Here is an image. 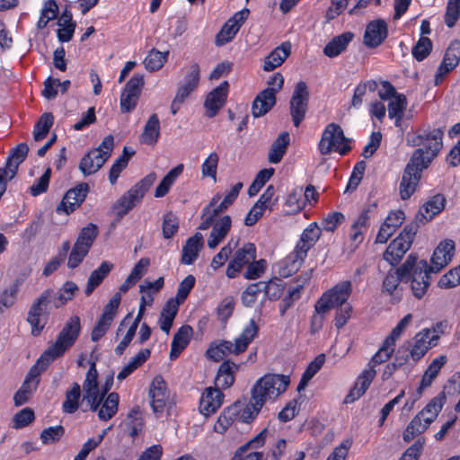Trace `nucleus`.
Returning <instances> with one entry per match:
<instances>
[{
    "mask_svg": "<svg viewBox=\"0 0 460 460\" xmlns=\"http://www.w3.org/2000/svg\"><path fill=\"white\" fill-rule=\"evenodd\" d=\"M444 132L440 128H420L407 139L412 146H419L406 164L400 183V196L408 199L416 190L422 172L438 156L443 147Z\"/></svg>",
    "mask_w": 460,
    "mask_h": 460,
    "instance_id": "1",
    "label": "nucleus"
},
{
    "mask_svg": "<svg viewBox=\"0 0 460 460\" xmlns=\"http://www.w3.org/2000/svg\"><path fill=\"white\" fill-rule=\"evenodd\" d=\"M274 172L273 168L261 170L248 189L249 196L253 197L257 195L264 184L272 177Z\"/></svg>",
    "mask_w": 460,
    "mask_h": 460,
    "instance_id": "59",
    "label": "nucleus"
},
{
    "mask_svg": "<svg viewBox=\"0 0 460 460\" xmlns=\"http://www.w3.org/2000/svg\"><path fill=\"white\" fill-rule=\"evenodd\" d=\"M81 332V321L79 316H71L65 323L58 335L56 341L44 351L42 359L55 360L61 357L76 341Z\"/></svg>",
    "mask_w": 460,
    "mask_h": 460,
    "instance_id": "5",
    "label": "nucleus"
},
{
    "mask_svg": "<svg viewBox=\"0 0 460 460\" xmlns=\"http://www.w3.org/2000/svg\"><path fill=\"white\" fill-rule=\"evenodd\" d=\"M184 166L182 164H178L172 168L161 181L158 186L155 188V197L163 198L170 190L172 184L175 182L177 178L182 173Z\"/></svg>",
    "mask_w": 460,
    "mask_h": 460,
    "instance_id": "46",
    "label": "nucleus"
},
{
    "mask_svg": "<svg viewBox=\"0 0 460 460\" xmlns=\"http://www.w3.org/2000/svg\"><path fill=\"white\" fill-rule=\"evenodd\" d=\"M418 229L419 225L417 222H411L406 225L399 235L393 240L386 248L383 255L384 260L388 261L392 266L397 265L411 248Z\"/></svg>",
    "mask_w": 460,
    "mask_h": 460,
    "instance_id": "8",
    "label": "nucleus"
},
{
    "mask_svg": "<svg viewBox=\"0 0 460 460\" xmlns=\"http://www.w3.org/2000/svg\"><path fill=\"white\" fill-rule=\"evenodd\" d=\"M22 283V279H16L14 282L6 289L3 291L0 296V305L6 308L11 307L17 299L19 288Z\"/></svg>",
    "mask_w": 460,
    "mask_h": 460,
    "instance_id": "60",
    "label": "nucleus"
},
{
    "mask_svg": "<svg viewBox=\"0 0 460 460\" xmlns=\"http://www.w3.org/2000/svg\"><path fill=\"white\" fill-rule=\"evenodd\" d=\"M144 84V75L140 74H135L127 82L120 95V111L122 113H128L135 110Z\"/></svg>",
    "mask_w": 460,
    "mask_h": 460,
    "instance_id": "16",
    "label": "nucleus"
},
{
    "mask_svg": "<svg viewBox=\"0 0 460 460\" xmlns=\"http://www.w3.org/2000/svg\"><path fill=\"white\" fill-rule=\"evenodd\" d=\"M193 335V329L191 326L185 324L182 325L174 334L170 351V358L176 359L180 354L189 345L190 339Z\"/></svg>",
    "mask_w": 460,
    "mask_h": 460,
    "instance_id": "30",
    "label": "nucleus"
},
{
    "mask_svg": "<svg viewBox=\"0 0 460 460\" xmlns=\"http://www.w3.org/2000/svg\"><path fill=\"white\" fill-rule=\"evenodd\" d=\"M29 152L26 143L19 144L15 148L12 149L7 158L6 164L3 169H6L7 173L11 177H15L19 165L25 160Z\"/></svg>",
    "mask_w": 460,
    "mask_h": 460,
    "instance_id": "34",
    "label": "nucleus"
},
{
    "mask_svg": "<svg viewBox=\"0 0 460 460\" xmlns=\"http://www.w3.org/2000/svg\"><path fill=\"white\" fill-rule=\"evenodd\" d=\"M149 397L154 413L162 414L169 399V391L165 381L161 376H156L149 387Z\"/></svg>",
    "mask_w": 460,
    "mask_h": 460,
    "instance_id": "21",
    "label": "nucleus"
},
{
    "mask_svg": "<svg viewBox=\"0 0 460 460\" xmlns=\"http://www.w3.org/2000/svg\"><path fill=\"white\" fill-rule=\"evenodd\" d=\"M291 52L289 42H284L275 48L264 59L263 69L267 72L272 71L280 66Z\"/></svg>",
    "mask_w": 460,
    "mask_h": 460,
    "instance_id": "31",
    "label": "nucleus"
},
{
    "mask_svg": "<svg viewBox=\"0 0 460 460\" xmlns=\"http://www.w3.org/2000/svg\"><path fill=\"white\" fill-rule=\"evenodd\" d=\"M407 107V100L403 94L395 95V98L388 103V116L390 119H395V126L401 125L404 111Z\"/></svg>",
    "mask_w": 460,
    "mask_h": 460,
    "instance_id": "49",
    "label": "nucleus"
},
{
    "mask_svg": "<svg viewBox=\"0 0 460 460\" xmlns=\"http://www.w3.org/2000/svg\"><path fill=\"white\" fill-rule=\"evenodd\" d=\"M112 269L113 264L108 261H104L96 270L91 273L84 290V293L87 296H89L93 292V290L101 285V283L109 275Z\"/></svg>",
    "mask_w": 460,
    "mask_h": 460,
    "instance_id": "39",
    "label": "nucleus"
},
{
    "mask_svg": "<svg viewBox=\"0 0 460 460\" xmlns=\"http://www.w3.org/2000/svg\"><path fill=\"white\" fill-rule=\"evenodd\" d=\"M54 117L51 113H44L40 116L33 130L35 141H40L45 138L53 125Z\"/></svg>",
    "mask_w": 460,
    "mask_h": 460,
    "instance_id": "55",
    "label": "nucleus"
},
{
    "mask_svg": "<svg viewBox=\"0 0 460 460\" xmlns=\"http://www.w3.org/2000/svg\"><path fill=\"white\" fill-rule=\"evenodd\" d=\"M309 91L304 81L298 82L290 100V115L295 127H299L308 110Z\"/></svg>",
    "mask_w": 460,
    "mask_h": 460,
    "instance_id": "14",
    "label": "nucleus"
},
{
    "mask_svg": "<svg viewBox=\"0 0 460 460\" xmlns=\"http://www.w3.org/2000/svg\"><path fill=\"white\" fill-rule=\"evenodd\" d=\"M349 139L344 136L342 128L335 123L326 126L319 143V151L322 155H328L332 151L346 155L350 150Z\"/></svg>",
    "mask_w": 460,
    "mask_h": 460,
    "instance_id": "10",
    "label": "nucleus"
},
{
    "mask_svg": "<svg viewBox=\"0 0 460 460\" xmlns=\"http://www.w3.org/2000/svg\"><path fill=\"white\" fill-rule=\"evenodd\" d=\"M78 290V286L73 281H66L58 291L52 289L53 296H51V300L53 306L55 308L62 307L75 297Z\"/></svg>",
    "mask_w": 460,
    "mask_h": 460,
    "instance_id": "36",
    "label": "nucleus"
},
{
    "mask_svg": "<svg viewBox=\"0 0 460 460\" xmlns=\"http://www.w3.org/2000/svg\"><path fill=\"white\" fill-rule=\"evenodd\" d=\"M52 288L44 290L31 304L28 314L27 322L31 327V334L39 336L49 322L50 305L52 304Z\"/></svg>",
    "mask_w": 460,
    "mask_h": 460,
    "instance_id": "6",
    "label": "nucleus"
},
{
    "mask_svg": "<svg viewBox=\"0 0 460 460\" xmlns=\"http://www.w3.org/2000/svg\"><path fill=\"white\" fill-rule=\"evenodd\" d=\"M151 351L148 349H141L130 361L124 366L117 376V379L122 381L126 379L136 369L142 366L150 357Z\"/></svg>",
    "mask_w": 460,
    "mask_h": 460,
    "instance_id": "48",
    "label": "nucleus"
},
{
    "mask_svg": "<svg viewBox=\"0 0 460 460\" xmlns=\"http://www.w3.org/2000/svg\"><path fill=\"white\" fill-rule=\"evenodd\" d=\"M437 334L430 335L428 328L422 329L415 334L412 341L404 343L406 349L410 350L411 358L414 362L420 360L432 347L438 345Z\"/></svg>",
    "mask_w": 460,
    "mask_h": 460,
    "instance_id": "15",
    "label": "nucleus"
},
{
    "mask_svg": "<svg viewBox=\"0 0 460 460\" xmlns=\"http://www.w3.org/2000/svg\"><path fill=\"white\" fill-rule=\"evenodd\" d=\"M447 363V357L442 355L438 358L432 360V362L429 365L427 369L425 370L419 388L417 389V393L419 395L422 394V391L430 386L434 379L438 375L439 371L441 370L442 367Z\"/></svg>",
    "mask_w": 460,
    "mask_h": 460,
    "instance_id": "38",
    "label": "nucleus"
},
{
    "mask_svg": "<svg viewBox=\"0 0 460 460\" xmlns=\"http://www.w3.org/2000/svg\"><path fill=\"white\" fill-rule=\"evenodd\" d=\"M446 198L442 194H436L426 201L419 209L417 218L422 223L430 221L445 208Z\"/></svg>",
    "mask_w": 460,
    "mask_h": 460,
    "instance_id": "27",
    "label": "nucleus"
},
{
    "mask_svg": "<svg viewBox=\"0 0 460 460\" xmlns=\"http://www.w3.org/2000/svg\"><path fill=\"white\" fill-rule=\"evenodd\" d=\"M455 252V243L450 239L441 242L434 250L431 257V264L428 265V270L432 273L439 272L445 266H447Z\"/></svg>",
    "mask_w": 460,
    "mask_h": 460,
    "instance_id": "22",
    "label": "nucleus"
},
{
    "mask_svg": "<svg viewBox=\"0 0 460 460\" xmlns=\"http://www.w3.org/2000/svg\"><path fill=\"white\" fill-rule=\"evenodd\" d=\"M285 288L284 281L279 278H273L268 282H263L262 291L265 296L272 301L278 300L283 295Z\"/></svg>",
    "mask_w": 460,
    "mask_h": 460,
    "instance_id": "53",
    "label": "nucleus"
},
{
    "mask_svg": "<svg viewBox=\"0 0 460 460\" xmlns=\"http://www.w3.org/2000/svg\"><path fill=\"white\" fill-rule=\"evenodd\" d=\"M258 332L259 326L255 321L252 319L240 336L235 339L234 342L221 341L219 343H212L207 349L206 355L208 358L217 362L229 354L239 355L247 349L249 344L258 335Z\"/></svg>",
    "mask_w": 460,
    "mask_h": 460,
    "instance_id": "4",
    "label": "nucleus"
},
{
    "mask_svg": "<svg viewBox=\"0 0 460 460\" xmlns=\"http://www.w3.org/2000/svg\"><path fill=\"white\" fill-rule=\"evenodd\" d=\"M290 449L288 447L287 440L284 438L279 439L275 446L271 448L264 460H291V456H288L290 453Z\"/></svg>",
    "mask_w": 460,
    "mask_h": 460,
    "instance_id": "58",
    "label": "nucleus"
},
{
    "mask_svg": "<svg viewBox=\"0 0 460 460\" xmlns=\"http://www.w3.org/2000/svg\"><path fill=\"white\" fill-rule=\"evenodd\" d=\"M369 217L367 211L362 212L351 226L349 238L358 246L364 240V233L367 230Z\"/></svg>",
    "mask_w": 460,
    "mask_h": 460,
    "instance_id": "47",
    "label": "nucleus"
},
{
    "mask_svg": "<svg viewBox=\"0 0 460 460\" xmlns=\"http://www.w3.org/2000/svg\"><path fill=\"white\" fill-rule=\"evenodd\" d=\"M352 293V284L349 280L339 282L323 294L316 302L314 308L317 314H325L331 309L348 303Z\"/></svg>",
    "mask_w": 460,
    "mask_h": 460,
    "instance_id": "11",
    "label": "nucleus"
},
{
    "mask_svg": "<svg viewBox=\"0 0 460 460\" xmlns=\"http://www.w3.org/2000/svg\"><path fill=\"white\" fill-rule=\"evenodd\" d=\"M114 147V138L109 135L103 138L97 148L85 154L79 163V170L84 176L97 172L110 158Z\"/></svg>",
    "mask_w": 460,
    "mask_h": 460,
    "instance_id": "7",
    "label": "nucleus"
},
{
    "mask_svg": "<svg viewBox=\"0 0 460 460\" xmlns=\"http://www.w3.org/2000/svg\"><path fill=\"white\" fill-rule=\"evenodd\" d=\"M104 395L100 390L84 393L82 402L85 407L82 408L84 412L87 411H96L102 402Z\"/></svg>",
    "mask_w": 460,
    "mask_h": 460,
    "instance_id": "63",
    "label": "nucleus"
},
{
    "mask_svg": "<svg viewBox=\"0 0 460 460\" xmlns=\"http://www.w3.org/2000/svg\"><path fill=\"white\" fill-rule=\"evenodd\" d=\"M387 24L384 20L378 19L370 22L365 30L363 43L369 49L380 46L387 38Z\"/></svg>",
    "mask_w": 460,
    "mask_h": 460,
    "instance_id": "23",
    "label": "nucleus"
},
{
    "mask_svg": "<svg viewBox=\"0 0 460 460\" xmlns=\"http://www.w3.org/2000/svg\"><path fill=\"white\" fill-rule=\"evenodd\" d=\"M162 229L163 236L165 239L172 238L177 233L179 219L172 212H168L164 216Z\"/></svg>",
    "mask_w": 460,
    "mask_h": 460,
    "instance_id": "64",
    "label": "nucleus"
},
{
    "mask_svg": "<svg viewBox=\"0 0 460 460\" xmlns=\"http://www.w3.org/2000/svg\"><path fill=\"white\" fill-rule=\"evenodd\" d=\"M256 258V247L254 243H246L242 248H239L234 258L230 261L226 276L230 279L235 278L244 266H248Z\"/></svg>",
    "mask_w": 460,
    "mask_h": 460,
    "instance_id": "19",
    "label": "nucleus"
},
{
    "mask_svg": "<svg viewBox=\"0 0 460 460\" xmlns=\"http://www.w3.org/2000/svg\"><path fill=\"white\" fill-rule=\"evenodd\" d=\"M430 273L425 260L416 261V264L410 274L412 294L416 298L420 299L426 294L430 285Z\"/></svg>",
    "mask_w": 460,
    "mask_h": 460,
    "instance_id": "17",
    "label": "nucleus"
},
{
    "mask_svg": "<svg viewBox=\"0 0 460 460\" xmlns=\"http://www.w3.org/2000/svg\"><path fill=\"white\" fill-rule=\"evenodd\" d=\"M229 91V84L224 81L217 87L213 89L208 95L204 103L208 118L215 117L219 110L225 105Z\"/></svg>",
    "mask_w": 460,
    "mask_h": 460,
    "instance_id": "24",
    "label": "nucleus"
},
{
    "mask_svg": "<svg viewBox=\"0 0 460 460\" xmlns=\"http://www.w3.org/2000/svg\"><path fill=\"white\" fill-rule=\"evenodd\" d=\"M354 34L350 31L343 32L334 37L323 48V54L328 58H335L342 53L353 40Z\"/></svg>",
    "mask_w": 460,
    "mask_h": 460,
    "instance_id": "35",
    "label": "nucleus"
},
{
    "mask_svg": "<svg viewBox=\"0 0 460 460\" xmlns=\"http://www.w3.org/2000/svg\"><path fill=\"white\" fill-rule=\"evenodd\" d=\"M239 416V406L233 404L226 407L219 415L216 424L214 425V430L217 433L223 434L227 429L234 423V421Z\"/></svg>",
    "mask_w": 460,
    "mask_h": 460,
    "instance_id": "43",
    "label": "nucleus"
},
{
    "mask_svg": "<svg viewBox=\"0 0 460 460\" xmlns=\"http://www.w3.org/2000/svg\"><path fill=\"white\" fill-rule=\"evenodd\" d=\"M156 181L155 172H150L140 181L137 182L125 194H123L117 201L114 208L120 217L128 213L137 203L144 198L146 192Z\"/></svg>",
    "mask_w": 460,
    "mask_h": 460,
    "instance_id": "9",
    "label": "nucleus"
},
{
    "mask_svg": "<svg viewBox=\"0 0 460 460\" xmlns=\"http://www.w3.org/2000/svg\"><path fill=\"white\" fill-rule=\"evenodd\" d=\"M224 394L217 387H208L199 400V411L204 416L214 414L222 405Z\"/></svg>",
    "mask_w": 460,
    "mask_h": 460,
    "instance_id": "25",
    "label": "nucleus"
},
{
    "mask_svg": "<svg viewBox=\"0 0 460 460\" xmlns=\"http://www.w3.org/2000/svg\"><path fill=\"white\" fill-rule=\"evenodd\" d=\"M460 61V41L454 40L446 50L442 63L435 75V84L438 85L453 71Z\"/></svg>",
    "mask_w": 460,
    "mask_h": 460,
    "instance_id": "20",
    "label": "nucleus"
},
{
    "mask_svg": "<svg viewBox=\"0 0 460 460\" xmlns=\"http://www.w3.org/2000/svg\"><path fill=\"white\" fill-rule=\"evenodd\" d=\"M178 310V302L172 301V299H169L161 312L159 318L160 328L167 334L170 332Z\"/></svg>",
    "mask_w": 460,
    "mask_h": 460,
    "instance_id": "45",
    "label": "nucleus"
},
{
    "mask_svg": "<svg viewBox=\"0 0 460 460\" xmlns=\"http://www.w3.org/2000/svg\"><path fill=\"white\" fill-rule=\"evenodd\" d=\"M160 137V121L156 113L152 114L145 125L144 131L140 136V142L146 145L154 146Z\"/></svg>",
    "mask_w": 460,
    "mask_h": 460,
    "instance_id": "41",
    "label": "nucleus"
},
{
    "mask_svg": "<svg viewBox=\"0 0 460 460\" xmlns=\"http://www.w3.org/2000/svg\"><path fill=\"white\" fill-rule=\"evenodd\" d=\"M239 370V365L225 360L219 366L215 378L216 387L219 390L231 387L235 380V374Z\"/></svg>",
    "mask_w": 460,
    "mask_h": 460,
    "instance_id": "28",
    "label": "nucleus"
},
{
    "mask_svg": "<svg viewBox=\"0 0 460 460\" xmlns=\"http://www.w3.org/2000/svg\"><path fill=\"white\" fill-rule=\"evenodd\" d=\"M276 103V96L271 90H263L254 99L252 113L255 118L261 117L269 112Z\"/></svg>",
    "mask_w": 460,
    "mask_h": 460,
    "instance_id": "33",
    "label": "nucleus"
},
{
    "mask_svg": "<svg viewBox=\"0 0 460 460\" xmlns=\"http://www.w3.org/2000/svg\"><path fill=\"white\" fill-rule=\"evenodd\" d=\"M88 192L89 185L86 182H81L70 189L66 191L61 203L58 206L57 212H64L67 215L74 212L85 200Z\"/></svg>",
    "mask_w": 460,
    "mask_h": 460,
    "instance_id": "18",
    "label": "nucleus"
},
{
    "mask_svg": "<svg viewBox=\"0 0 460 460\" xmlns=\"http://www.w3.org/2000/svg\"><path fill=\"white\" fill-rule=\"evenodd\" d=\"M58 14V6L55 0H47L41 10L40 20L37 26L39 29H44L49 21L55 20Z\"/></svg>",
    "mask_w": 460,
    "mask_h": 460,
    "instance_id": "54",
    "label": "nucleus"
},
{
    "mask_svg": "<svg viewBox=\"0 0 460 460\" xmlns=\"http://www.w3.org/2000/svg\"><path fill=\"white\" fill-rule=\"evenodd\" d=\"M432 41L428 37H420L412 48L411 53L417 61L424 60L432 50Z\"/></svg>",
    "mask_w": 460,
    "mask_h": 460,
    "instance_id": "61",
    "label": "nucleus"
},
{
    "mask_svg": "<svg viewBox=\"0 0 460 460\" xmlns=\"http://www.w3.org/2000/svg\"><path fill=\"white\" fill-rule=\"evenodd\" d=\"M445 402L446 395L444 393H441L438 396L431 399L430 402L424 407V409L417 415H420L423 421H426V423L430 425L442 410Z\"/></svg>",
    "mask_w": 460,
    "mask_h": 460,
    "instance_id": "42",
    "label": "nucleus"
},
{
    "mask_svg": "<svg viewBox=\"0 0 460 460\" xmlns=\"http://www.w3.org/2000/svg\"><path fill=\"white\" fill-rule=\"evenodd\" d=\"M289 384V376L278 374L264 375L252 386L251 400L242 413L239 412V420L244 423L252 421L266 402L275 400L285 393Z\"/></svg>",
    "mask_w": 460,
    "mask_h": 460,
    "instance_id": "2",
    "label": "nucleus"
},
{
    "mask_svg": "<svg viewBox=\"0 0 460 460\" xmlns=\"http://www.w3.org/2000/svg\"><path fill=\"white\" fill-rule=\"evenodd\" d=\"M394 347L395 345L393 343H386V340L385 339L382 346L368 363V368L375 369L376 366L385 363L390 359L394 352Z\"/></svg>",
    "mask_w": 460,
    "mask_h": 460,
    "instance_id": "56",
    "label": "nucleus"
},
{
    "mask_svg": "<svg viewBox=\"0 0 460 460\" xmlns=\"http://www.w3.org/2000/svg\"><path fill=\"white\" fill-rule=\"evenodd\" d=\"M418 255L411 253L403 264L397 270H390L382 286V292L387 293L390 296H394V302H398L401 299V296L398 295L397 288L400 282H408L410 280V274L416 264Z\"/></svg>",
    "mask_w": 460,
    "mask_h": 460,
    "instance_id": "12",
    "label": "nucleus"
},
{
    "mask_svg": "<svg viewBox=\"0 0 460 460\" xmlns=\"http://www.w3.org/2000/svg\"><path fill=\"white\" fill-rule=\"evenodd\" d=\"M81 398V386L75 382L71 387L66 391L65 401L62 403V410L65 413L72 414L79 409Z\"/></svg>",
    "mask_w": 460,
    "mask_h": 460,
    "instance_id": "44",
    "label": "nucleus"
},
{
    "mask_svg": "<svg viewBox=\"0 0 460 460\" xmlns=\"http://www.w3.org/2000/svg\"><path fill=\"white\" fill-rule=\"evenodd\" d=\"M376 372L375 369H365L358 377L353 388L350 389L349 394L345 397L344 402L351 403L361 397L369 387L370 384L376 376Z\"/></svg>",
    "mask_w": 460,
    "mask_h": 460,
    "instance_id": "29",
    "label": "nucleus"
},
{
    "mask_svg": "<svg viewBox=\"0 0 460 460\" xmlns=\"http://www.w3.org/2000/svg\"><path fill=\"white\" fill-rule=\"evenodd\" d=\"M221 199V195L219 193H217L210 202L203 208L202 215H201V223L199 226V230H207L210 226H212V224L214 223L215 219L219 216V214L223 213L224 210H218V201Z\"/></svg>",
    "mask_w": 460,
    "mask_h": 460,
    "instance_id": "40",
    "label": "nucleus"
},
{
    "mask_svg": "<svg viewBox=\"0 0 460 460\" xmlns=\"http://www.w3.org/2000/svg\"><path fill=\"white\" fill-rule=\"evenodd\" d=\"M119 397L117 393L108 394L98 411V417L102 420H111L118 411Z\"/></svg>",
    "mask_w": 460,
    "mask_h": 460,
    "instance_id": "50",
    "label": "nucleus"
},
{
    "mask_svg": "<svg viewBox=\"0 0 460 460\" xmlns=\"http://www.w3.org/2000/svg\"><path fill=\"white\" fill-rule=\"evenodd\" d=\"M313 270H309L303 273L296 279V286L288 288V295L283 297L279 304L281 315H284L287 310L293 306L294 303L300 299L305 285L312 278Z\"/></svg>",
    "mask_w": 460,
    "mask_h": 460,
    "instance_id": "26",
    "label": "nucleus"
},
{
    "mask_svg": "<svg viewBox=\"0 0 460 460\" xmlns=\"http://www.w3.org/2000/svg\"><path fill=\"white\" fill-rule=\"evenodd\" d=\"M168 52H161L156 49H152L144 60L145 67L150 71L155 72L161 69L166 62Z\"/></svg>",
    "mask_w": 460,
    "mask_h": 460,
    "instance_id": "57",
    "label": "nucleus"
},
{
    "mask_svg": "<svg viewBox=\"0 0 460 460\" xmlns=\"http://www.w3.org/2000/svg\"><path fill=\"white\" fill-rule=\"evenodd\" d=\"M322 230L316 223L310 224L302 233L294 251L286 258L280 274L288 277L296 273L302 266L308 251L319 240Z\"/></svg>",
    "mask_w": 460,
    "mask_h": 460,
    "instance_id": "3",
    "label": "nucleus"
},
{
    "mask_svg": "<svg viewBox=\"0 0 460 460\" xmlns=\"http://www.w3.org/2000/svg\"><path fill=\"white\" fill-rule=\"evenodd\" d=\"M429 427V425L423 421L420 415H416L404 429L402 438L405 442H410L418 435L425 432Z\"/></svg>",
    "mask_w": 460,
    "mask_h": 460,
    "instance_id": "51",
    "label": "nucleus"
},
{
    "mask_svg": "<svg viewBox=\"0 0 460 460\" xmlns=\"http://www.w3.org/2000/svg\"><path fill=\"white\" fill-rule=\"evenodd\" d=\"M200 78V69L197 63H192L188 67L184 77V83L179 86L176 95L171 104V112L175 115L181 109L185 99L198 87Z\"/></svg>",
    "mask_w": 460,
    "mask_h": 460,
    "instance_id": "13",
    "label": "nucleus"
},
{
    "mask_svg": "<svg viewBox=\"0 0 460 460\" xmlns=\"http://www.w3.org/2000/svg\"><path fill=\"white\" fill-rule=\"evenodd\" d=\"M204 239L200 233H196L190 237L182 248L181 262L182 264H192L198 258L199 252L203 247Z\"/></svg>",
    "mask_w": 460,
    "mask_h": 460,
    "instance_id": "32",
    "label": "nucleus"
},
{
    "mask_svg": "<svg viewBox=\"0 0 460 460\" xmlns=\"http://www.w3.org/2000/svg\"><path fill=\"white\" fill-rule=\"evenodd\" d=\"M98 234L99 230L97 226L90 223L81 230L75 244L90 251Z\"/></svg>",
    "mask_w": 460,
    "mask_h": 460,
    "instance_id": "52",
    "label": "nucleus"
},
{
    "mask_svg": "<svg viewBox=\"0 0 460 460\" xmlns=\"http://www.w3.org/2000/svg\"><path fill=\"white\" fill-rule=\"evenodd\" d=\"M289 144V134L288 132L280 133L270 148L268 155L269 162L275 164L280 163L283 156L287 153Z\"/></svg>",
    "mask_w": 460,
    "mask_h": 460,
    "instance_id": "37",
    "label": "nucleus"
},
{
    "mask_svg": "<svg viewBox=\"0 0 460 460\" xmlns=\"http://www.w3.org/2000/svg\"><path fill=\"white\" fill-rule=\"evenodd\" d=\"M263 282H256L250 284L242 294V303L246 307H252L258 297V295L262 292Z\"/></svg>",
    "mask_w": 460,
    "mask_h": 460,
    "instance_id": "62",
    "label": "nucleus"
}]
</instances>
